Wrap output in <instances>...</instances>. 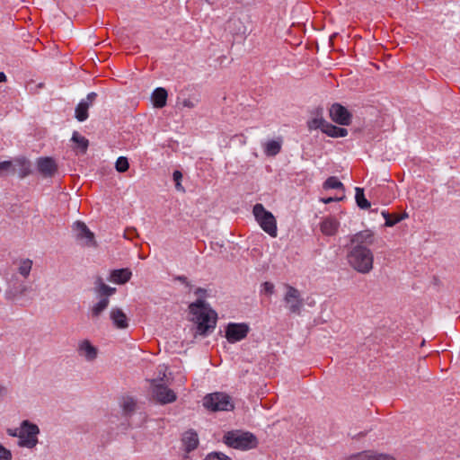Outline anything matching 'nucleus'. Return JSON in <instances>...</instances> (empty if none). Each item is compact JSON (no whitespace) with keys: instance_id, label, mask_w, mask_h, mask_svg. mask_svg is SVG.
<instances>
[{"instance_id":"f257e3e1","label":"nucleus","mask_w":460,"mask_h":460,"mask_svg":"<svg viewBox=\"0 0 460 460\" xmlns=\"http://www.w3.org/2000/svg\"><path fill=\"white\" fill-rule=\"evenodd\" d=\"M190 320L197 324V332L200 335L214 331L217 325V314L202 299H198L189 306Z\"/></svg>"},{"instance_id":"f03ea898","label":"nucleus","mask_w":460,"mask_h":460,"mask_svg":"<svg viewBox=\"0 0 460 460\" xmlns=\"http://www.w3.org/2000/svg\"><path fill=\"white\" fill-rule=\"evenodd\" d=\"M347 261L360 274H368L374 268V254L370 248L350 247Z\"/></svg>"},{"instance_id":"7ed1b4c3","label":"nucleus","mask_w":460,"mask_h":460,"mask_svg":"<svg viewBox=\"0 0 460 460\" xmlns=\"http://www.w3.org/2000/svg\"><path fill=\"white\" fill-rule=\"evenodd\" d=\"M223 442L229 447L243 451L255 448L258 445L255 435L238 429L227 431L223 437Z\"/></svg>"},{"instance_id":"20e7f679","label":"nucleus","mask_w":460,"mask_h":460,"mask_svg":"<svg viewBox=\"0 0 460 460\" xmlns=\"http://www.w3.org/2000/svg\"><path fill=\"white\" fill-rule=\"evenodd\" d=\"M40 428L38 425L24 420L21 422V433L17 442L18 447L28 449L34 448L38 443V436L40 434Z\"/></svg>"},{"instance_id":"39448f33","label":"nucleus","mask_w":460,"mask_h":460,"mask_svg":"<svg viewBox=\"0 0 460 460\" xmlns=\"http://www.w3.org/2000/svg\"><path fill=\"white\" fill-rule=\"evenodd\" d=\"M252 213L263 231L271 237H276L278 233L277 221L273 214L266 210L263 205L260 203L254 205Z\"/></svg>"},{"instance_id":"423d86ee","label":"nucleus","mask_w":460,"mask_h":460,"mask_svg":"<svg viewBox=\"0 0 460 460\" xmlns=\"http://www.w3.org/2000/svg\"><path fill=\"white\" fill-rule=\"evenodd\" d=\"M203 406L212 411H231L234 409V403L230 396L219 392L206 395L203 399Z\"/></svg>"},{"instance_id":"0eeeda50","label":"nucleus","mask_w":460,"mask_h":460,"mask_svg":"<svg viewBox=\"0 0 460 460\" xmlns=\"http://www.w3.org/2000/svg\"><path fill=\"white\" fill-rule=\"evenodd\" d=\"M73 233L78 243L84 247H95L96 241L94 234L81 221H76L73 225Z\"/></svg>"},{"instance_id":"6e6552de","label":"nucleus","mask_w":460,"mask_h":460,"mask_svg":"<svg viewBox=\"0 0 460 460\" xmlns=\"http://www.w3.org/2000/svg\"><path fill=\"white\" fill-rule=\"evenodd\" d=\"M163 378L158 382L156 380L152 381L153 395L157 402L163 404L173 402L176 400L175 393L164 385L161 382Z\"/></svg>"},{"instance_id":"1a4fd4ad","label":"nucleus","mask_w":460,"mask_h":460,"mask_svg":"<svg viewBox=\"0 0 460 460\" xmlns=\"http://www.w3.org/2000/svg\"><path fill=\"white\" fill-rule=\"evenodd\" d=\"M250 331L247 323H230L226 328V338L230 343H235L243 340Z\"/></svg>"},{"instance_id":"9d476101","label":"nucleus","mask_w":460,"mask_h":460,"mask_svg":"<svg viewBox=\"0 0 460 460\" xmlns=\"http://www.w3.org/2000/svg\"><path fill=\"white\" fill-rule=\"evenodd\" d=\"M76 352L83 360L88 363L94 362L99 356V349L87 339L78 341Z\"/></svg>"},{"instance_id":"9b49d317","label":"nucleus","mask_w":460,"mask_h":460,"mask_svg":"<svg viewBox=\"0 0 460 460\" xmlns=\"http://www.w3.org/2000/svg\"><path fill=\"white\" fill-rule=\"evenodd\" d=\"M284 301L287 305V307L291 313H300L304 303L303 299L301 298L300 292L296 288L289 285H287Z\"/></svg>"},{"instance_id":"f8f14e48","label":"nucleus","mask_w":460,"mask_h":460,"mask_svg":"<svg viewBox=\"0 0 460 460\" xmlns=\"http://www.w3.org/2000/svg\"><path fill=\"white\" fill-rule=\"evenodd\" d=\"M181 442L185 453L184 458H188V455L197 449L199 445V438L197 431L192 429L184 431L181 435Z\"/></svg>"},{"instance_id":"ddd939ff","label":"nucleus","mask_w":460,"mask_h":460,"mask_svg":"<svg viewBox=\"0 0 460 460\" xmlns=\"http://www.w3.org/2000/svg\"><path fill=\"white\" fill-rule=\"evenodd\" d=\"M329 113L331 119L334 122L344 126H348L350 124L351 114L344 106L339 103H334L331 106Z\"/></svg>"},{"instance_id":"4468645a","label":"nucleus","mask_w":460,"mask_h":460,"mask_svg":"<svg viewBox=\"0 0 460 460\" xmlns=\"http://www.w3.org/2000/svg\"><path fill=\"white\" fill-rule=\"evenodd\" d=\"M375 243L374 232L370 229H366L358 232L350 236L351 247L368 248Z\"/></svg>"},{"instance_id":"2eb2a0df","label":"nucleus","mask_w":460,"mask_h":460,"mask_svg":"<svg viewBox=\"0 0 460 460\" xmlns=\"http://www.w3.org/2000/svg\"><path fill=\"white\" fill-rule=\"evenodd\" d=\"M97 94L90 93L85 99H83L76 106L75 117L78 121H84L88 118V109L93 103Z\"/></svg>"},{"instance_id":"dca6fc26","label":"nucleus","mask_w":460,"mask_h":460,"mask_svg":"<svg viewBox=\"0 0 460 460\" xmlns=\"http://www.w3.org/2000/svg\"><path fill=\"white\" fill-rule=\"evenodd\" d=\"M93 292L97 297L106 296L110 299V296L115 294L116 288L108 286L102 277L96 276L93 280Z\"/></svg>"},{"instance_id":"f3484780","label":"nucleus","mask_w":460,"mask_h":460,"mask_svg":"<svg viewBox=\"0 0 460 460\" xmlns=\"http://www.w3.org/2000/svg\"><path fill=\"white\" fill-rule=\"evenodd\" d=\"M37 168L44 177L53 176L58 170L55 161L50 157L39 158L37 160Z\"/></svg>"},{"instance_id":"a211bd4d","label":"nucleus","mask_w":460,"mask_h":460,"mask_svg":"<svg viewBox=\"0 0 460 460\" xmlns=\"http://www.w3.org/2000/svg\"><path fill=\"white\" fill-rule=\"evenodd\" d=\"M109 305L110 299L108 297H98V301L89 308L88 317L93 321L99 320L100 316L108 308Z\"/></svg>"},{"instance_id":"6ab92c4d","label":"nucleus","mask_w":460,"mask_h":460,"mask_svg":"<svg viewBox=\"0 0 460 460\" xmlns=\"http://www.w3.org/2000/svg\"><path fill=\"white\" fill-rule=\"evenodd\" d=\"M110 319L118 329H127L128 327V317L121 308L112 307L110 311Z\"/></svg>"},{"instance_id":"aec40b11","label":"nucleus","mask_w":460,"mask_h":460,"mask_svg":"<svg viewBox=\"0 0 460 460\" xmlns=\"http://www.w3.org/2000/svg\"><path fill=\"white\" fill-rule=\"evenodd\" d=\"M131 276L132 272L129 269H118L110 272L108 280L115 284L122 285L127 283L130 279Z\"/></svg>"},{"instance_id":"412c9836","label":"nucleus","mask_w":460,"mask_h":460,"mask_svg":"<svg viewBox=\"0 0 460 460\" xmlns=\"http://www.w3.org/2000/svg\"><path fill=\"white\" fill-rule=\"evenodd\" d=\"M13 166L15 172H17L22 179L31 173V164L24 156L16 157L13 160Z\"/></svg>"},{"instance_id":"4be33fe9","label":"nucleus","mask_w":460,"mask_h":460,"mask_svg":"<svg viewBox=\"0 0 460 460\" xmlns=\"http://www.w3.org/2000/svg\"><path fill=\"white\" fill-rule=\"evenodd\" d=\"M340 226V222L333 217H324L321 224V232L325 235H334Z\"/></svg>"},{"instance_id":"5701e85b","label":"nucleus","mask_w":460,"mask_h":460,"mask_svg":"<svg viewBox=\"0 0 460 460\" xmlns=\"http://www.w3.org/2000/svg\"><path fill=\"white\" fill-rule=\"evenodd\" d=\"M167 91L163 87L156 88L152 94V101L155 108H163L166 105Z\"/></svg>"},{"instance_id":"b1692460","label":"nucleus","mask_w":460,"mask_h":460,"mask_svg":"<svg viewBox=\"0 0 460 460\" xmlns=\"http://www.w3.org/2000/svg\"><path fill=\"white\" fill-rule=\"evenodd\" d=\"M386 456L372 451H365L350 456L348 460H385Z\"/></svg>"},{"instance_id":"393cba45","label":"nucleus","mask_w":460,"mask_h":460,"mask_svg":"<svg viewBox=\"0 0 460 460\" xmlns=\"http://www.w3.org/2000/svg\"><path fill=\"white\" fill-rule=\"evenodd\" d=\"M282 146L281 139L278 140H270L264 145V153L268 156H275L278 155Z\"/></svg>"},{"instance_id":"a878e982","label":"nucleus","mask_w":460,"mask_h":460,"mask_svg":"<svg viewBox=\"0 0 460 460\" xmlns=\"http://www.w3.org/2000/svg\"><path fill=\"white\" fill-rule=\"evenodd\" d=\"M327 124L328 121H326L323 117V112L317 111L315 117L308 121V128L311 130L319 128L323 132V129L326 128Z\"/></svg>"},{"instance_id":"bb28decb","label":"nucleus","mask_w":460,"mask_h":460,"mask_svg":"<svg viewBox=\"0 0 460 460\" xmlns=\"http://www.w3.org/2000/svg\"><path fill=\"white\" fill-rule=\"evenodd\" d=\"M323 133L332 137H344L348 135V130L344 128H339L328 122Z\"/></svg>"},{"instance_id":"cd10ccee","label":"nucleus","mask_w":460,"mask_h":460,"mask_svg":"<svg viewBox=\"0 0 460 460\" xmlns=\"http://www.w3.org/2000/svg\"><path fill=\"white\" fill-rule=\"evenodd\" d=\"M32 261L30 259H22L18 262L17 270L21 276L27 279L32 269Z\"/></svg>"},{"instance_id":"c85d7f7f","label":"nucleus","mask_w":460,"mask_h":460,"mask_svg":"<svg viewBox=\"0 0 460 460\" xmlns=\"http://www.w3.org/2000/svg\"><path fill=\"white\" fill-rule=\"evenodd\" d=\"M71 140L77 145V147L82 154L86 152L89 141L84 136H81L77 131H75L72 135Z\"/></svg>"},{"instance_id":"c756f323","label":"nucleus","mask_w":460,"mask_h":460,"mask_svg":"<svg viewBox=\"0 0 460 460\" xmlns=\"http://www.w3.org/2000/svg\"><path fill=\"white\" fill-rule=\"evenodd\" d=\"M355 199L357 205L362 209H367L370 208V202L365 198L364 190L359 187H357L355 189Z\"/></svg>"},{"instance_id":"7c9ffc66","label":"nucleus","mask_w":460,"mask_h":460,"mask_svg":"<svg viewBox=\"0 0 460 460\" xmlns=\"http://www.w3.org/2000/svg\"><path fill=\"white\" fill-rule=\"evenodd\" d=\"M121 407L125 413L129 414L135 411L137 408V402L133 397L126 396L122 398Z\"/></svg>"},{"instance_id":"2f4dec72","label":"nucleus","mask_w":460,"mask_h":460,"mask_svg":"<svg viewBox=\"0 0 460 460\" xmlns=\"http://www.w3.org/2000/svg\"><path fill=\"white\" fill-rule=\"evenodd\" d=\"M228 28L234 32V33H241L243 32L242 29L243 28V22L239 17L232 16L228 20Z\"/></svg>"},{"instance_id":"473e14b6","label":"nucleus","mask_w":460,"mask_h":460,"mask_svg":"<svg viewBox=\"0 0 460 460\" xmlns=\"http://www.w3.org/2000/svg\"><path fill=\"white\" fill-rule=\"evenodd\" d=\"M14 173L15 168L13 166V161L0 162V176Z\"/></svg>"},{"instance_id":"72a5a7b5","label":"nucleus","mask_w":460,"mask_h":460,"mask_svg":"<svg viewBox=\"0 0 460 460\" xmlns=\"http://www.w3.org/2000/svg\"><path fill=\"white\" fill-rule=\"evenodd\" d=\"M202 460H232V458L222 452L214 451L207 454Z\"/></svg>"},{"instance_id":"f704fd0d","label":"nucleus","mask_w":460,"mask_h":460,"mask_svg":"<svg viewBox=\"0 0 460 460\" xmlns=\"http://www.w3.org/2000/svg\"><path fill=\"white\" fill-rule=\"evenodd\" d=\"M129 164L128 158L125 156H120L117 159L115 164V168L119 172H124L128 170Z\"/></svg>"},{"instance_id":"c9c22d12","label":"nucleus","mask_w":460,"mask_h":460,"mask_svg":"<svg viewBox=\"0 0 460 460\" xmlns=\"http://www.w3.org/2000/svg\"><path fill=\"white\" fill-rule=\"evenodd\" d=\"M199 102V98H197L195 96H191V97L182 99L181 101L179 102V104H181L182 107H185L188 109H193L198 105Z\"/></svg>"},{"instance_id":"e433bc0d","label":"nucleus","mask_w":460,"mask_h":460,"mask_svg":"<svg viewBox=\"0 0 460 460\" xmlns=\"http://www.w3.org/2000/svg\"><path fill=\"white\" fill-rule=\"evenodd\" d=\"M382 216L385 217V226H394L395 224L399 223L400 221L402 220V217H398L397 215H394L392 216L386 212V211H383L382 212Z\"/></svg>"},{"instance_id":"4c0bfd02","label":"nucleus","mask_w":460,"mask_h":460,"mask_svg":"<svg viewBox=\"0 0 460 460\" xmlns=\"http://www.w3.org/2000/svg\"><path fill=\"white\" fill-rule=\"evenodd\" d=\"M323 187L324 189H340L343 184L336 177H329L323 183Z\"/></svg>"},{"instance_id":"58836bf2","label":"nucleus","mask_w":460,"mask_h":460,"mask_svg":"<svg viewBox=\"0 0 460 460\" xmlns=\"http://www.w3.org/2000/svg\"><path fill=\"white\" fill-rule=\"evenodd\" d=\"M13 454L10 449L0 444V460H12Z\"/></svg>"},{"instance_id":"ea45409f","label":"nucleus","mask_w":460,"mask_h":460,"mask_svg":"<svg viewBox=\"0 0 460 460\" xmlns=\"http://www.w3.org/2000/svg\"><path fill=\"white\" fill-rule=\"evenodd\" d=\"M173 180L175 181V187L178 190L183 191L184 189L181 184V181L182 179V174L180 171H174L172 174Z\"/></svg>"},{"instance_id":"a19ab883","label":"nucleus","mask_w":460,"mask_h":460,"mask_svg":"<svg viewBox=\"0 0 460 460\" xmlns=\"http://www.w3.org/2000/svg\"><path fill=\"white\" fill-rule=\"evenodd\" d=\"M6 432L10 437L19 438L21 433V426L17 429H8Z\"/></svg>"},{"instance_id":"79ce46f5","label":"nucleus","mask_w":460,"mask_h":460,"mask_svg":"<svg viewBox=\"0 0 460 460\" xmlns=\"http://www.w3.org/2000/svg\"><path fill=\"white\" fill-rule=\"evenodd\" d=\"M263 288H264L265 292L270 293V294L273 293V290H274V285L273 284H271L270 282H265L263 284Z\"/></svg>"},{"instance_id":"37998d69","label":"nucleus","mask_w":460,"mask_h":460,"mask_svg":"<svg viewBox=\"0 0 460 460\" xmlns=\"http://www.w3.org/2000/svg\"><path fill=\"white\" fill-rule=\"evenodd\" d=\"M341 199L340 198H327V199H322L321 201L324 204H328V203H331L332 201H338V200H341Z\"/></svg>"},{"instance_id":"c03bdc74","label":"nucleus","mask_w":460,"mask_h":460,"mask_svg":"<svg viewBox=\"0 0 460 460\" xmlns=\"http://www.w3.org/2000/svg\"><path fill=\"white\" fill-rule=\"evenodd\" d=\"M6 81V75L4 72H0V83Z\"/></svg>"},{"instance_id":"a18cd8bd","label":"nucleus","mask_w":460,"mask_h":460,"mask_svg":"<svg viewBox=\"0 0 460 460\" xmlns=\"http://www.w3.org/2000/svg\"><path fill=\"white\" fill-rule=\"evenodd\" d=\"M408 217V215H407L406 213H404V214H403V215H402V216H398V217H402V219H403V218H405V217Z\"/></svg>"},{"instance_id":"49530a36","label":"nucleus","mask_w":460,"mask_h":460,"mask_svg":"<svg viewBox=\"0 0 460 460\" xmlns=\"http://www.w3.org/2000/svg\"><path fill=\"white\" fill-rule=\"evenodd\" d=\"M203 292H204V290L199 288V289H197L196 294H200V293H203Z\"/></svg>"},{"instance_id":"de8ad7c7","label":"nucleus","mask_w":460,"mask_h":460,"mask_svg":"<svg viewBox=\"0 0 460 460\" xmlns=\"http://www.w3.org/2000/svg\"><path fill=\"white\" fill-rule=\"evenodd\" d=\"M26 289H27V288L24 286V287L22 288V292H21V293L25 292V291H26Z\"/></svg>"},{"instance_id":"09e8293b","label":"nucleus","mask_w":460,"mask_h":460,"mask_svg":"<svg viewBox=\"0 0 460 460\" xmlns=\"http://www.w3.org/2000/svg\"><path fill=\"white\" fill-rule=\"evenodd\" d=\"M208 4H212L214 0H205Z\"/></svg>"}]
</instances>
